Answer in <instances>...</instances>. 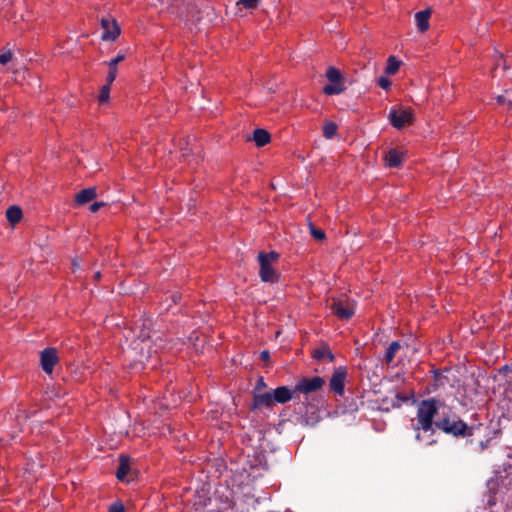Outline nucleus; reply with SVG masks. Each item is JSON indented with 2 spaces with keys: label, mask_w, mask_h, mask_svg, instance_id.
I'll return each instance as SVG.
<instances>
[{
  "label": "nucleus",
  "mask_w": 512,
  "mask_h": 512,
  "mask_svg": "<svg viewBox=\"0 0 512 512\" xmlns=\"http://www.w3.org/2000/svg\"><path fill=\"white\" fill-rule=\"evenodd\" d=\"M101 25L104 30L101 36L102 40H115L119 36L120 29L115 20L102 19Z\"/></svg>",
  "instance_id": "f8f14e48"
},
{
  "label": "nucleus",
  "mask_w": 512,
  "mask_h": 512,
  "mask_svg": "<svg viewBox=\"0 0 512 512\" xmlns=\"http://www.w3.org/2000/svg\"><path fill=\"white\" fill-rule=\"evenodd\" d=\"M109 512H125V507L121 501H115L109 506Z\"/></svg>",
  "instance_id": "bb28decb"
},
{
  "label": "nucleus",
  "mask_w": 512,
  "mask_h": 512,
  "mask_svg": "<svg viewBox=\"0 0 512 512\" xmlns=\"http://www.w3.org/2000/svg\"><path fill=\"white\" fill-rule=\"evenodd\" d=\"M110 94V84H106L101 88L100 94L98 96L99 102L103 103L109 99Z\"/></svg>",
  "instance_id": "393cba45"
},
{
  "label": "nucleus",
  "mask_w": 512,
  "mask_h": 512,
  "mask_svg": "<svg viewBox=\"0 0 512 512\" xmlns=\"http://www.w3.org/2000/svg\"><path fill=\"white\" fill-rule=\"evenodd\" d=\"M274 404L275 402L273 400L272 391H268L265 393L254 394L250 409L252 411L262 410L264 408L272 409Z\"/></svg>",
  "instance_id": "1a4fd4ad"
},
{
  "label": "nucleus",
  "mask_w": 512,
  "mask_h": 512,
  "mask_svg": "<svg viewBox=\"0 0 512 512\" xmlns=\"http://www.w3.org/2000/svg\"><path fill=\"white\" fill-rule=\"evenodd\" d=\"M130 471V459L128 456L121 455L119 458V466L116 471V477L118 480H125L126 476Z\"/></svg>",
  "instance_id": "dca6fc26"
},
{
  "label": "nucleus",
  "mask_w": 512,
  "mask_h": 512,
  "mask_svg": "<svg viewBox=\"0 0 512 512\" xmlns=\"http://www.w3.org/2000/svg\"><path fill=\"white\" fill-rule=\"evenodd\" d=\"M105 204L103 202H94L93 204H91L90 206V211L91 212H97L101 207H103Z\"/></svg>",
  "instance_id": "473e14b6"
},
{
  "label": "nucleus",
  "mask_w": 512,
  "mask_h": 512,
  "mask_svg": "<svg viewBox=\"0 0 512 512\" xmlns=\"http://www.w3.org/2000/svg\"><path fill=\"white\" fill-rule=\"evenodd\" d=\"M117 76V68L109 67V72L107 75V84H111L114 82Z\"/></svg>",
  "instance_id": "c756f323"
},
{
  "label": "nucleus",
  "mask_w": 512,
  "mask_h": 512,
  "mask_svg": "<svg viewBox=\"0 0 512 512\" xmlns=\"http://www.w3.org/2000/svg\"><path fill=\"white\" fill-rule=\"evenodd\" d=\"M125 59L123 54H118L116 57L107 62L108 67L117 68V65Z\"/></svg>",
  "instance_id": "cd10ccee"
},
{
  "label": "nucleus",
  "mask_w": 512,
  "mask_h": 512,
  "mask_svg": "<svg viewBox=\"0 0 512 512\" xmlns=\"http://www.w3.org/2000/svg\"><path fill=\"white\" fill-rule=\"evenodd\" d=\"M337 129V124L333 121H329L323 127V136L327 139H331L336 135Z\"/></svg>",
  "instance_id": "412c9836"
},
{
  "label": "nucleus",
  "mask_w": 512,
  "mask_h": 512,
  "mask_svg": "<svg viewBox=\"0 0 512 512\" xmlns=\"http://www.w3.org/2000/svg\"><path fill=\"white\" fill-rule=\"evenodd\" d=\"M324 384L325 380L320 376L304 377L296 382L294 386L296 396L298 394L304 395V401H301L299 407L298 423L301 426L313 427L319 421L318 409L309 402V395L322 389Z\"/></svg>",
  "instance_id": "f257e3e1"
},
{
  "label": "nucleus",
  "mask_w": 512,
  "mask_h": 512,
  "mask_svg": "<svg viewBox=\"0 0 512 512\" xmlns=\"http://www.w3.org/2000/svg\"><path fill=\"white\" fill-rule=\"evenodd\" d=\"M58 361L59 357L56 348L49 347L40 352V364L45 373L51 374Z\"/></svg>",
  "instance_id": "6e6552de"
},
{
  "label": "nucleus",
  "mask_w": 512,
  "mask_h": 512,
  "mask_svg": "<svg viewBox=\"0 0 512 512\" xmlns=\"http://www.w3.org/2000/svg\"><path fill=\"white\" fill-rule=\"evenodd\" d=\"M100 278H101V273H100V271H96V272L94 273V279H95L96 281H98V280H100Z\"/></svg>",
  "instance_id": "c9c22d12"
},
{
  "label": "nucleus",
  "mask_w": 512,
  "mask_h": 512,
  "mask_svg": "<svg viewBox=\"0 0 512 512\" xmlns=\"http://www.w3.org/2000/svg\"><path fill=\"white\" fill-rule=\"evenodd\" d=\"M390 123L397 129L411 124L414 120L413 113L409 109H392L389 113Z\"/></svg>",
  "instance_id": "423d86ee"
},
{
  "label": "nucleus",
  "mask_w": 512,
  "mask_h": 512,
  "mask_svg": "<svg viewBox=\"0 0 512 512\" xmlns=\"http://www.w3.org/2000/svg\"><path fill=\"white\" fill-rule=\"evenodd\" d=\"M496 99L499 104H505L507 102L509 106H512V100H506V97L504 95H499L497 96Z\"/></svg>",
  "instance_id": "f704fd0d"
},
{
  "label": "nucleus",
  "mask_w": 512,
  "mask_h": 512,
  "mask_svg": "<svg viewBox=\"0 0 512 512\" xmlns=\"http://www.w3.org/2000/svg\"><path fill=\"white\" fill-rule=\"evenodd\" d=\"M435 428L454 437H469L473 434V427L468 426L455 414H442V416L435 421Z\"/></svg>",
  "instance_id": "7ed1b4c3"
},
{
  "label": "nucleus",
  "mask_w": 512,
  "mask_h": 512,
  "mask_svg": "<svg viewBox=\"0 0 512 512\" xmlns=\"http://www.w3.org/2000/svg\"><path fill=\"white\" fill-rule=\"evenodd\" d=\"M431 16V10L425 9L415 14V22L420 32H425L429 29V19Z\"/></svg>",
  "instance_id": "4468645a"
},
{
  "label": "nucleus",
  "mask_w": 512,
  "mask_h": 512,
  "mask_svg": "<svg viewBox=\"0 0 512 512\" xmlns=\"http://www.w3.org/2000/svg\"><path fill=\"white\" fill-rule=\"evenodd\" d=\"M312 357L318 361L323 360L324 358H327L331 363L335 361V356L328 346H321L315 349L312 353Z\"/></svg>",
  "instance_id": "a211bd4d"
},
{
  "label": "nucleus",
  "mask_w": 512,
  "mask_h": 512,
  "mask_svg": "<svg viewBox=\"0 0 512 512\" xmlns=\"http://www.w3.org/2000/svg\"><path fill=\"white\" fill-rule=\"evenodd\" d=\"M404 154L395 148H391L385 154L384 160L390 168H399L402 165Z\"/></svg>",
  "instance_id": "ddd939ff"
},
{
  "label": "nucleus",
  "mask_w": 512,
  "mask_h": 512,
  "mask_svg": "<svg viewBox=\"0 0 512 512\" xmlns=\"http://www.w3.org/2000/svg\"><path fill=\"white\" fill-rule=\"evenodd\" d=\"M332 312L342 320H348L354 315V307L352 304H344L340 300H334L331 305Z\"/></svg>",
  "instance_id": "9b49d317"
},
{
  "label": "nucleus",
  "mask_w": 512,
  "mask_h": 512,
  "mask_svg": "<svg viewBox=\"0 0 512 512\" xmlns=\"http://www.w3.org/2000/svg\"><path fill=\"white\" fill-rule=\"evenodd\" d=\"M442 405H444L443 402L437 400L436 398H429L419 403L417 408L416 423L412 425L413 430L416 432V441H420V430L424 432H434V417Z\"/></svg>",
  "instance_id": "f03ea898"
},
{
  "label": "nucleus",
  "mask_w": 512,
  "mask_h": 512,
  "mask_svg": "<svg viewBox=\"0 0 512 512\" xmlns=\"http://www.w3.org/2000/svg\"><path fill=\"white\" fill-rule=\"evenodd\" d=\"M13 57L11 51H7L0 55V64H7Z\"/></svg>",
  "instance_id": "7c9ffc66"
},
{
  "label": "nucleus",
  "mask_w": 512,
  "mask_h": 512,
  "mask_svg": "<svg viewBox=\"0 0 512 512\" xmlns=\"http://www.w3.org/2000/svg\"><path fill=\"white\" fill-rule=\"evenodd\" d=\"M6 218L11 224H16L22 219V210L18 206H10L6 210Z\"/></svg>",
  "instance_id": "6ab92c4d"
},
{
  "label": "nucleus",
  "mask_w": 512,
  "mask_h": 512,
  "mask_svg": "<svg viewBox=\"0 0 512 512\" xmlns=\"http://www.w3.org/2000/svg\"><path fill=\"white\" fill-rule=\"evenodd\" d=\"M399 65H400V63L395 59V57L394 56H390L388 58V64H387V67L385 69V72L387 74H394L399 69Z\"/></svg>",
  "instance_id": "4be33fe9"
},
{
  "label": "nucleus",
  "mask_w": 512,
  "mask_h": 512,
  "mask_svg": "<svg viewBox=\"0 0 512 512\" xmlns=\"http://www.w3.org/2000/svg\"><path fill=\"white\" fill-rule=\"evenodd\" d=\"M400 348L401 344L399 341H393L390 343L384 355L386 363L390 364L394 360L396 353L400 350Z\"/></svg>",
  "instance_id": "aec40b11"
},
{
  "label": "nucleus",
  "mask_w": 512,
  "mask_h": 512,
  "mask_svg": "<svg viewBox=\"0 0 512 512\" xmlns=\"http://www.w3.org/2000/svg\"><path fill=\"white\" fill-rule=\"evenodd\" d=\"M265 388H267V384L265 383L264 378L259 377V379L257 380L256 386H255V391H260Z\"/></svg>",
  "instance_id": "2f4dec72"
},
{
  "label": "nucleus",
  "mask_w": 512,
  "mask_h": 512,
  "mask_svg": "<svg viewBox=\"0 0 512 512\" xmlns=\"http://www.w3.org/2000/svg\"><path fill=\"white\" fill-rule=\"evenodd\" d=\"M259 0H238L237 5H242L246 9H254L257 7Z\"/></svg>",
  "instance_id": "a878e982"
},
{
  "label": "nucleus",
  "mask_w": 512,
  "mask_h": 512,
  "mask_svg": "<svg viewBox=\"0 0 512 512\" xmlns=\"http://www.w3.org/2000/svg\"><path fill=\"white\" fill-rule=\"evenodd\" d=\"M259 358L264 361L268 362L270 360V353L268 350H263L260 352Z\"/></svg>",
  "instance_id": "72a5a7b5"
},
{
  "label": "nucleus",
  "mask_w": 512,
  "mask_h": 512,
  "mask_svg": "<svg viewBox=\"0 0 512 512\" xmlns=\"http://www.w3.org/2000/svg\"><path fill=\"white\" fill-rule=\"evenodd\" d=\"M377 83L381 88L385 90H387L391 86V81L384 76L379 77Z\"/></svg>",
  "instance_id": "c85d7f7f"
},
{
  "label": "nucleus",
  "mask_w": 512,
  "mask_h": 512,
  "mask_svg": "<svg viewBox=\"0 0 512 512\" xmlns=\"http://www.w3.org/2000/svg\"><path fill=\"white\" fill-rule=\"evenodd\" d=\"M326 78L330 82L323 88V92L326 95H339L345 91V85L343 83V76L339 69L330 66L326 71Z\"/></svg>",
  "instance_id": "39448f33"
},
{
  "label": "nucleus",
  "mask_w": 512,
  "mask_h": 512,
  "mask_svg": "<svg viewBox=\"0 0 512 512\" xmlns=\"http://www.w3.org/2000/svg\"><path fill=\"white\" fill-rule=\"evenodd\" d=\"M440 379V373L435 372V380L438 381Z\"/></svg>",
  "instance_id": "4c0bfd02"
},
{
  "label": "nucleus",
  "mask_w": 512,
  "mask_h": 512,
  "mask_svg": "<svg viewBox=\"0 0 512 512\" xmlns=\"http://www.w3.org/2000/svg\"><path fill=\"white\" fill-rule=\"evenodd\" d=\"M177 12L180 13L181 15L183 14V11L180 10V7H177Z\"/></svg>",
  "instance_id": "58836bf2"
},
{
  "label": "nucleus",
  "mask_w": 512,
  "mask_h": 512,
  "mask_svg": "<svg viewBox=\"0 0 512 512\" xmlns=\"http://www.w3.org/2000/svg\"><path fill=\"white\" fill-rule=\"evenodd\" d=\"M309 230L311 236L318 241H322L326 237L325 232L320 228H316L311 222L309 223Z\"/></svg>",
  "instance_id": "5701e85b"
},
{
  "label": "nucleus",
  "mask_w": 512,
  "mask_h": 512,
  "mask_svg": "<svg viewBox=\"0 0 512 512\" xmlns=\"http://www.w3.org/2000/svg\"><path fill=\"white\" fill-rule=\"evenodd\" d=\"M181 299V294L178 292H174L170 295L169 299H166L167 305L165 306V310H170L172 305H176Z\"/></svg>",
  "instance_id": "b1692460"
},
{
  "label": "nucleus",
  "mask_w": 512,
  "mask_h": 512,
  "mask_svg": "<svg viewBox=\"0 0 512 512\" xmlns=\"http://www.w3.org/2000/svg\"><path fill=\"white\" fill-rule=\"evenodd\" d=\"M347 377V369L344 366L336 368L330 378V389L337 395H343L345 390V380Z\"/></svg>",
  "instance_id": "0eeeda50"
},
{
  "label": "nucleus",
  "mask_w": 512,
  "mask_h": 512,
  "mask_svg": "<svg viewBox=\"0 0 512 512\" xmlns=\"http://www.w3.org/2000/svg\"><path fill=\"white\" fill-rule=\"evenodd\" d=\"M96 196H97L96 188L89 187V188L81 190L79 193L76 194L75 202L78 205H84V204L92 201L93 199H95Z\"/></svg>",
  "instance_id": "2eb2a0df"
},
{
  "label": "nucleus",
  "mask_w": 512,
  "mask_h": 512,
  "mask_svg": "<svg viewBox=\"0 0 512 512\" xmlns=\"http://www.w3.org/2000/svg\"><path fill=\"white\" fill-rule=\"evenodd\" d=\"M271 136L269 132L262 128H257L253 132V141L256 146L263 147L270 142Z\"/></svg>",
  "instance_id": "f3484780"
},
{
  "label": "nucleus",
  "mask_w": 512,
  "mask_h": 512,
  "mask_svg": "<svg viewBox=\"0 0 512 512\" xmlns=\"http://www.w3.org/2000/svg\"><path fill=\"white\" fill-rule=\"evenodd\" d=\"M280 255L275 252H260L258 254V261L260 265L259 276L263 282L276 283L279 279V275L273 268V264L276 263Z\"/></svg>",
  "instance_id": "20e7f679"
},
{
  "label": "nucleus",
  "mask_w": 512,
  "mask_h": 512,
  "mask_svg": "<svg viewBox=\"0 0 512 512\" xmlns=\"http://www.w3.org/2000/svg\"><path fill=\"white\" fill-rule=\"evenodd\" d=\"M397 398L402 401V402H406L408 400V398L406 396H402V395H397Z\"/></svg>",
  "instance_id": "e433bc0d"
},
{
  "label": "nucleus",
  "mask_w": 512,
  "mask_h": 512,
  "mask_svg": "<svg viewBox=\"0 0 512 512\" xmlns=\"http://www.w3.org/2000/svg\"><path fill=\"white\" fill-rule=\"evenodd\" d=\"M275 404H285L296 398L295 389L288 386H279L271 390Z\"/></svg>",
  "instance_id": "9d476101"
}]
</instances>
